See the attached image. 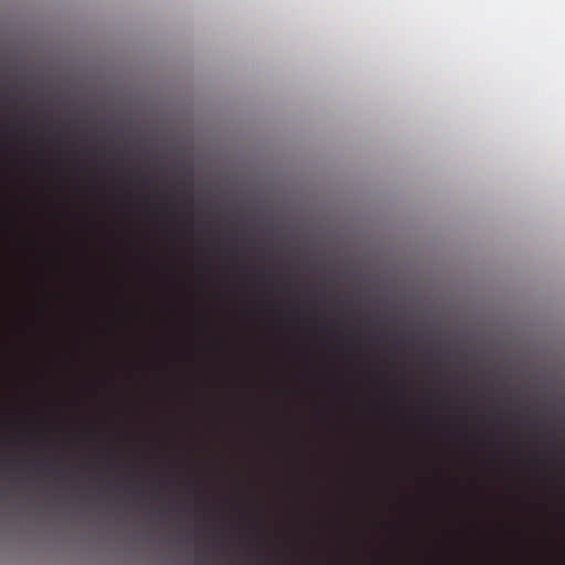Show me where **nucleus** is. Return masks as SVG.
Instances as JSON below:
<instances>
[{"label": "nucleus", "mask_w": 565, "mask_h": 565, "mask_svg": "<svg viewBox=\"0 0 565 565\" xmlns=\"http://www.w3.org/2000/svg\"><path fill=\"white\" fill-rule=\"evenodd\" d=\"M323 321H303L301 330L309 334L335 340L394 341L398 343L430 342L436 345H454L447 330L439 320L417 322L408 317L392 320L388 316L375 317L358 315L343 316Z\"/></svg>", "instance_id": "1"}, {"label": "nucleus", "mask_w": 565, "mask_h": 565, "mask_svg": "<svg viewBox=\"0 0 565 565\" xmlns=\"http://www.w3.org/2000/svg\"><path fill=\"white\" fill-rule=\"evenodd\" d=\"M110 185H111V160L110 138L108 137V354L111 353H331V351H118L114 341V317H113V249L111 232L113 221L110 217Z\"/></svg>", "instance_id": "2"}, {"label": "nucleus", "mask_w": 565, "mask_h": 565, "mask_svg": "<svg viewBox=\"0 0 565 565\" xmlns=\"http://www.w3.org/2000/svg\"><path fill=\"white\" fill-rule=\"evenodd\" d=\"M3 358H11V355H2ZM46 355H12V358H45ZM53 358L54 355H47ZM66 358H82L83 355H65ZM98 358L99 363V391H100V405H99V446H98V461H99V494L100 497L106 491V354L94 355Z\"/></svg>", "instance_id": "3"}, {"label": "nucleus", "mask_w": 565, "mask_h": 565, "mask_svg": "<svg viewBox=\"0 0 565 565\" xmlns=\"http://www.w3.org/2000/svg\"><path fill=\"white\" fill-rule=\"evenodd\" d=\"M118 355H108V471L110 470V455L113 452L111 440H113V426H111V417H113V382H114V369H115V358ZM110 473L108 472V476Z\"/></svg>", "instance_id": "4"}, {"label": "nucleus", "mask_w": 565, "mask_h": 565, "mask_svg": "<svg viewBox=\"0 0 565 565\" xmlns=\"http://www.w3.org/2000/svg\"><path fill=\"white\" fill-rule=\"evenodd\" d=\"M58 300L62 302V306L55 311V319L63 324H77L79 316L76 306L73 302H66L62 295H58Z\"/></svg>", "instance_id": "5"}, {"label": "nucleus", "mask_w": 565, "mask_h": 565, "mask_svg": "<svg viewBox=\"0 0 565 565\" xmlns=\"http://www.w3.org/2000/svg\"><path fill=\"white\" fill-rule=\"evenodd\" d=\"M129 319L132 323H142L147 319L145 308L140 301H134L130 305Z\"/></svg>", "instance_id": "6"}, {"label": "nucleus", "mask_w": 565, "mask_h": 565, "mask_svg": "<svg viewBox=\"0 0 565 565\" xmlns=\"http://www.w3.org/2000/svg\"><path fill=\"white\" fill-rule=\"evenodd\" d=\"M130 384L136 394H140L143 392L146 384L142 379L131 375Z\"/></svg>", "instance_id": "7"}, {"label": "nucleus", "mask_w": 565, "mask_h": 565, "mask_svg": "<svg viewBox=\"0 0 565 565\" xmlns=\"http://www.w3.org/2000/svg\"><path fill=\"white\" fill-rule=\"evenodd\" d=\"M196 322L199 324H210L211 323V315L209 312H202L198 316Z\"/></svg>", "instance_id": "8"}, {"label": "nucleus", "mask_w": 565, "mask_h": 565, "mask_svg": "<svg viewBox=\"0 0 565 565\" xmlns=\"http://www.w3.org/2000/svg\"><path fill=\"white\" fill-rule=\"evenodd\" d=\"M127 492H128V494H129L130 497H132L134 499L139 498V497H141V494H142V492H141L139 489H136V488H134V487H131V486H129V487L127 488Z\"/></svg>", "instance_id": "9"}, {"label": "nucleus", "mask_w": 565, "mask_h": 565, "mask_svg": "<svg viewBox=\"0 0 565 565\" xmlns=\"http://www.w3.org/2000/svg\"><path fill=\"white\" fill-rule=\"evenodd\" d=\"M136 180L137 181H140L141 183H148L150 181V178L143 173V172H139L137 175H136Z\"/></svg>", "instance_id": "10"}, {"label": "nucleus", "mask_w": 565, "mask_h": 565, "mask_svg": "<svg viewBox=\"0 0 565 565\" xmlns=\"http://www.w3.org/2000/svg\"><path fill=\"white\" fill-rule=\"evenodd\" d=\"M138 457L141 458L145 461H147L149 459L148 454H146L145 451H139L138 452Z\"/></svg>", "instance_id": "11"}, {"label": "nucleus", "mask_w": 565, "mask_h": 565, "mask_svg": "<svg viewBox=\"0 0 565 565\" xmlns=\"http://www.w3.org/2000/svg\"><path fill=\"white\" fill-rule=\"evenodd\" d=\"M159 322L163 326L168 324V320L167 319H159Z\"/></svg>", "instance_id": "12"}, {"label": "nucleus", "mask_w": 565, "mask_h": 565, "mask_svg": "<svg viewBox=\"0 0 565 565\" xmlns=\"http://www.w3.org/2000/svg\"><path fill=\"white\" fill-rule=\"evenodd\" d=\"M135 411H136L137 414H140V408L139 407H136Z\"/></svg>", "instance_id": "13"}]
</instances>
